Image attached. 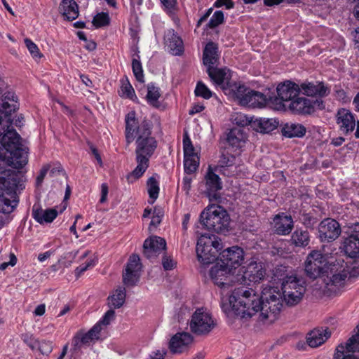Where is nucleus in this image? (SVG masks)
I'll return each mask as SVG.
<instances>
[{
	"label": "nucleus",
	"instance_id": "c756f323",
	"mask_svg": "<svg viewBox=\"0 0 359 359\" xmlns=\"http://www.w3.org/2000/svg\"><path fill=\"white\" fill-rule=\"evenodd\" d=\"M266 102V96L259 93L249 89L245 98L242 99L241 105L248 107H262Z\"/></svg>",
	"mask_w": 359,
	"mask_h": 359
},
{
	"label": "nucleus",
	"instance_id": "864d4df0",
	"mask_svg": "<svg viewBox=\"0 0 359 359\" xmlns=\"http://www.w3.org/2000/svg\"><path fill=\"white\" fill-rule=\"evenodd\" d=\"M25 43L33 58L38 60L43 56V55L40 53L38 46L31 39H25Z\"/></svg>",
	"mask_w": 359,
	"mask_h": 359
},
{
	"label": "nucleus",
	"instance_id": "f257e3e1",
	"mask_svg": "<svg viewBox=\"0 0 359 359\" xmlns=\"http://www.w3.org/2000/svg\"><path fill=\"white\" fill-rule=\"evenodd\" d=\"M220 306L227 316L243 319L257 316L260 323L269 325L277 319L283 304L278 287L267 285L263 286L261 295L252 288L235 287L230 294L222 293Z\"/></svg>",
	"mask_w": 359,
	"mask_h": 359
},
{
	"label": "nucleus",
	"instance_id": "39448f33",
	"mask_svg": "<svg viewBox=\"0 0 359 359\" xmlns=\"http://www.w3.org/2000/svg\"><path fill=\"white\" fill-rule=\"evenodd\" d=\"M200 221L208 230L225 233L229 230L231 219L223 207L213 204L208 205L201 213Z\"/></svg>",
	"mask_w": 359,
	"mask_h": 359
},
{
	"label": "nucleus",
	"instance_id": "a878e982",
	"mask_svg": "<svg viewBox=\"0 0 359 359\" xmlns=\"http://www.w3.org/2000/svg\"><path fill=\"white\" fill-rule=\"evenodd\" d=\"M165 46L173 55H180L184 50L182 39L173 29H168L164 36Z\"/></svg>",
	"mask_w": 359,
	"mask_h": 359
},
{
	"label": "nucleus",
	"instance_id": "e2e57ef3",
	"mask_svg": "<svg viewBox=\"0 0 359 359\" xmlns=\"http://www.w3.org/2000/svg\"><path fill=\"white\" fill-rule=\"evenodd\" d=\"M108 195V186L107 184L103 183L101 185V197L100 199V203H104L107 200Z\"/></svg>",
	"mask_w": 359,
	"mask_h": 359
},
{
	"label": "nucleus",
	"instance_id": "774afa93",
	"mask_svg": "<svg viewBox=\"0 0 359 359\" xmlns=\"http://www.w3.org/2000/svg\"><path fill=\"white\" fill-rule=\"evenodd\" d=\"M204 109V106L202 104H195L192 107L191 109L189 111V114L194 115L195 114L199 113Z\"/></svg>",
	"mask_w": 359,
	"mask_h": 359
},
{
	"label": "nucleus",
	"instance_id": "8fccbe9b",
	"mask_svg": "<svg viewBox=\"0 0 359 359\" xmlns=\"http://www.w3.org/2000/svg\"><path fill=\"white\" fill-rule=\"evenodd\" d=\"M119 95L123 97L133 99L135 97V90L128 81H122Z\"/></svg>",
	"mask_w": 359,
	"mask_h": 359
},
{
	"label": "nucleus",
	"instance_id": "473e14b6",
	"mask_svg": "<svg viewBox=\"0 0 359 359\" xmlns=\"http://www.w3.org/2000/svg\"><path fill=\"white\" fill-rule=\"evenodd\" d=\"M59 11L69 20H75L79 15V6L75 0H62L59 6Z\"/></svg>",
	"mask_w": 359,
	"mask_h": 359
},
{
	"label": "nucleus",
	"instance_id": "9b49d317",
	"mask_svg": "<svg viewBox=\"0 0 359 359\" xmlns=\"http://www.w3.org/2000/svg\"><path fill=\"white\" fill-rule=\"evenodd\" d=\"M278 97L275 99L273 109L278 111L287 110V104L299 95V86L290 81L280 83L277 88Z\"/></svg>",
	"mask_w": 359,
	"mask_h": 359
},
{
	"label": "nucleus",
	"instance_id": "a18cd8bd",
	"mask_svg": "<svg viewBox=\"0 0 359 359\" xmlns=\"http://www.w3.org/2000/svg\"><path fill=\"white\" fill-rule=\"evenodd\" d=\"M101 328L99 325H95L87 333L82 335L81 341L82 344H88L94 340L98 339Z\"/></svg>",
	"mask_w": 359,
	"mask_h": 359
},
{
	"label": "nucleus",
	"instance_id": "3c124183",
	"mask_svg": "<svg viewBox=\"0 0 359 359\" xmlns=\"http://www.w3.org/2000/svg\"><path fill=\"white\" fill-rule=\"evenodd\" d=\"M195 95L204 99H209L212 96V91L203 82H198L195 88Z\"/></svg>",
	"mask_w": 359,
	"mask_h": 359
},
{
	"label": "nucleus",
	"instance_id": "6ab92c4d",
	"mask_svg": "<svg viewBox=\"0 0 359 359\" xmlns=\"http://www.w3.org/2000/svg\"><path fill=\"white\" fill-rule=\"evenodd\" d=\"M140 259L137 255H132L127 264L126 271L123 275V283L127 285H133L140 278L141 270Z\"/></svg>",
	"mask_w": 359,
	"mask_h": 359
},
{
	"label": "nucleus",
	"instance_id": "603ef678",
	"mask_svg": "<svg viewBox=\"0 0 359 359\" xmlns=\"http://www.w3.org/2000/svg\"><path fill=\"white\" fill-rule=\"evenodd\" d=\"M109 16L107 13H97L93 18V23L95 27H100L109 24Z\"/></svg>",
	"mask_w": 359,
	"mask_h": 359
},
{
	"label": "nucleus",
	"instance_id": "0e129e2a",
	"mask_svg": "<svg viewBox=\"0 0 359 359\" xmlns=\"http://www.w3.org/2000/svg\"><path fill=\"white\" fill-rule=\"evenodd\" d=\"M48 168H49V167L48 165H46V166L43 167L41 168V170H40V173L36 178L37 186H39L42 183L45 176L46 175V174L48 172Z\"/></svg>",
	"mask_w": 359,
	"mask_h": 359
},
{
	"label": "nucleus",
	"instance_id": "e433bc0d",
	"mask_svg": "<svg viewBox=\"0 0 359 359\" xmlns=\"http://www.w3.org/2000/svg\"><path fill=\"white\" fill-rule=\"evenodd\" d=\"M282 132L287 137H302L305 135L306 129L300 123H289L284 126Z\"/></svg>",
	"mask_w": 359,
	"mask_h": 359
},
{
	"label": "nucleus",
	"instance_id": "2eb2a0df",
	"mask_svg": "<svg viewBox=\"0 0 359 359\" xmlns=\"http://www.w3.org/2000/svg\"><path fill=\"white\" fill-rule=\"evenodd\" d=\"M25 175L22 172L8 170L0 175V188L15 193L19 189H22Z\"/></svg>",
	"mask_w": 359,
	"mask_h": 359
},
{
	"label": "nucleus",
	"instance_id": "bf43d9fd",
	"mask_svg": "<svg viewBox=\"0 0 359 359\" xmlns=\"http://www.w3.org/2000/svg\"><path fill=\"white\" fill-rule=\"evenodd\" d=\"M188 175L184 176L182 181V189L187 196L189 195L192 182V178Z\"/></svg>",
	"mask_w": 359,
	"mask_h": 359
},
{
	"label": "nucleus",
	"instance_id": "338daca9",
	"mask_svg": "<svg viewBox=\"0 0 359 359\" xmlns=\"http://www.w3.org/2000/svg\"><path fill=\"white\" fill-rule=\"evenodd\" d=\"M165 352L163 351H156L154 352H152L148 359H164Z\"/></svg>",
	"mask_w": 359,
	"mask_h": 359
},
{
	"label": "nucleus",
	"instance_id": "0eeeda50",
	"mask_svg": "<svg viewBox=\"0 0 359 359\" xmlns=\"http://www.w3.org/2000/svg\"><path fill=\"white\" fill-rule=\"evenodd\" d=\"M222 248V243L218 237L215 235H201L196 245L198 260L203 264L213 262Z\"/></svg>",
	"mask_w": 359,
	"mask_h": 359
},
{
	"label": "nucleus",
	"instance_id": "2f4dec72",
	"mask_svg": "<svg viewBox=\"0 0 359 359\" xmlns=\"http://www.w3.org/2000/svg\"><path fill=\"white\" fill-rule=\"evenodd\" d=\"M57 211L54 208L42 209L33 207L32 217L39 224L52 222L57 216Z\"/></svg>",
	"mask_w": 359,
	"mask_h": 359
},
{
	"label": "nucleus",
	"instance_id": "13d9d810",
	"mask_svg": "<svg viewBox=\"0 0 359 359\" xmlns=\"http://www.w3.org/2000/svg\"><path fill=\"white\" fill-rule=\"evenodd\" d=\"M97 260L95 259H90L87 262L81 264L75 269V275L78 278L83 273H84L88 268L93 267L96 264Z\"/></svg>",
	"mask_w": 359,
	"mask_h": 359
},
{
	"label": "nucleus",
	"instance_id": "cd10ccee",
	"mask_svg": "<svg viewBox=\"0 0 359 359\" xmlns=\"http://www.w3.org/2000/svg\"><path fill=\"white\" fill-rule=\"evenodd\" d=\"M18 203L15 192L2 189L0 194V212L9 214L12 212Z\"/></svg>",
	"mask_w": 359,
	"mask_h": 359
},
{
	"label": "nucleus",
	"instance_id": "a19ab883",
	"mask_svg": "<svg viewBox=\"0 0 359 359\" xmlns=\"http://www.w3.org/2000/svg\"><path fill=\"white\" fill-rule=\"evenodd\" d=\"M291 240L296 246H306L309 243V232L307 231L297 229L292 233Z\"/></svg>",
	"mask_w": 359,
	"mask_h": 359
},
{
	"label": "nucleus",
	"instance_id": "423d86ee",
	"mask_svg": "<svg viewBox=\"0 0 359 359\" xmlns=\"http://www.w3.org/2000/svg\"><path fill=\"white\" fill-rule=\"evenodd\" d=\"M236 271V269L229 268L220 262L210 269V277L214 284L221 289V297L222 293L229 294L235 287H238L235 278L237 276Z\"/></svg>",
	"mask_w": 359,
	"mask_h": 359
},
{
	"label": "nucleus",
	"instance_id": "f8f14e48",
	"mask_svg": "<svg viewBox=\"0 0 359 359\" xmlns=\"http://www.w3.org/2000/svg\"><path fill=\"white\" fill-rule=\"evenodd\" d=\"M189 325L192 332L201 335L209 333L215 327V323L209 311L201 308L193 313Z\"/></svg>",
	"mask_w": 359,
	"mask_h": 359
},
{
	"label": "nucleus",
	"instance_id": "393cba45",
	"mask_svg": "<svg viewBox=\"0 0 359 359\" xmlns=\"http://www.w3.org/2000/svg\"><path fill=\"white\" fill-rule=\"evenodd\" d=\"M331 336L328 328H316L306 335V342L311 348H317L323 344Z\"/></svg>",
	"mask_w": 359,
	"mask_h": 359
},
{
	"label": "nucleus",
	"instance_id": "6e6d98bb",
	"mask_svg": "<svg viewBox=\"0 0 359 359\" xmlns=\"http://www.w3.org/2000/svg\"><path fill=\"white\" fill-rule=\"evenodd\" d=\"M232 119L234 123L242 127L248 126L251 122L245 114L241 113H236L233 115Z\"/></svg>",
	"mask_w": 359,
	"mask_h": 359
},
{
	"label": "nucleus",
	"instance_id": "9d476101",
	"mask_svg": "<svg viewBox=\"0 0 359 359\" xmlns=\"http://www.w3.org/2000/svg\"><path fill=\"white\" fill-rule=\"evenodd\" d=\"M332 255L323 254L320 250H312L305 261V272L313 279L322 278L327 261Z\"/></svg>",
	"mask_w": 359,
	"mask_h": 359
},
{
	"label": "nucleus",
	"instance_id": "ea45409f",
	"mask_svg": "<svg viewBox=\"0 0 359 359\" xmlns=\"http://www.w3.org/2000/svg\"><path fill=\"white\" fill-rule=\"evenodd\" d=\"M29 346L32 348H38L43 355H48L53 350V343L50 341L32 339Z\"/></svg>",
	"mask_w": 359,
	"mask_h": 359
},
{
	"label": "nucleus",
	"instance_id": "b1692460",
	"mask_svg": "<svg viewBox=\"0 0 359 359\" xmlns=\"http://www.w3.org/2000/svg\"><path fill=\"white\" fill-rule=\"evenodd\" d=\"M307 96L325 97L330 93V88L323 82H304L299 87Z\"/></svg>",
	"mask_w": 359,
	"mask_h": 359
},
{
	"label": "nucleus",
	"instance_id": "dca6fc26",
	"mask_svg": "<svg viewBox=\"0 0 359 359\" xmlns=\"http://www.w3.org/2000/svg\"><path fill=\"white\" fill-rule=\"evenodd\" d=\"M204 180L205 193L210 201L218 200L220 198L218 192L222 189V182L211 166L208 167Z\"/></svg>",
	"mask_w": 359,
	"mask_h": 359
},
{
	"label": "nucleus",
	"instance_id": "f03ea898",
	"mask_svg": "<svg viewBox=\"0 0 359 359\" xmlns=\"http://www.w3.org/2000/svg\"><path fill=\"white\" fill-rule=\"evenodd\" d=\"M126 140L129 144L135 140V169L127 175L129 183H133L146 172L149 165V159L157 148V141L151 135V126L149 122L143 121L140 125L136 119L134 111H130L126 116Z\"/></svg>",
	"mask_w": 359,
	"mask_h": 359
},
{
	"label": "nucleus",
	"instance_id": "4468645a",
	"mask_svg": "<svg viewBox=\"0 0 359 359\" xmlns=\"http://www.w3.org/2000/svg\"><path fill=\"white\" fill-rule=\"evenodd\" d=\"M341 232V226L335 219L327 218L319 224V238L322 242H331L336 240Z\"/></svg>",
	"mask_w": 359,
	"mask_h": 359
},
{
	"label": "nucleus",
	"instance_id": "4be33fe9",
	"mask_svg": "<svg viewBox=\"0 0 359 359\" xmlns=\"http://www.w3.org/2000/svg\"><path fill=\"white\" fill-rule=\"evenodd\" d=\"M193 341L192 336L186 332L177 333L170 339L169 348L173 353L186 351Z\"/></svg>",
	"mask_w": 359,
	"mask_h": 359
},
{
	"label": "nucleus",
	"instance_id": "72a5a7b5",
	"mask_svg": "<svg viewBox=\"0 0 359 359\" xmlns=\"http://www.w3.org/2000/svg\"><path fill=\"white\" fill-rule=\"evenodd\" d=\"M248 90L249 88L241 83L232 81L229 86L225 88L224 93L229 97L236 100L241 105L242 99L245 98Z\"/></svg>",
	"mask_w": 359,
	"mask_h": 359
},
{
	"label": "nucleus",
	"instance_id": "1a4fd4ad",
	"mask_svg": "<svg viewBox=\"0 0 359 359\" xmlns=\"http://www.w3.org/2000/svg\"><path fill=\"white\" fill-rule=\"evenodd\" d=\"M237 286L250 285L259 283L266 275V270L261 263L252 262L247 266H241L236 271Z\"/></svg>",
	"mask_w": 359,
	"mask_h": 359
},
{
	"label": "nucleus",
	"instance_id": "ddd939ff",
	"mask_svg": "<svg viewBox=\"0 0 359 359\" xmlns=\"http://www.w3.org/2000/svg\"><path fill=\"white\" fill-rule=\"evenodd\" d=\"M359 352V325L357 332L344 344H340L336 348L334 359H358L353 353Z\"/></svg>",
	"mask_w": 359,
	"mask_h": 359
},
{
	"label": "nucleus",
	"instance_id": "c03bdc74",
	"mask_svg": "<svg viewBox=\"0 0 359 359\" xmlns=\"http://www.w3.org/2000/svg\"><path fill=\"white\" fill-rule=\"evenodd\" d=\"M183 151L184 157L198 156L187 133H185L183 135Z\"/></svg>",
	"mask_w": 359,
	"mask_h": 359
},
{
	"label": "nucleus",
	"instance_id": "bb28decb",
	"mask_svg": "<svg viewBox=\"0 0 359 359\" xmlns=\"http://www.w3.org/2000/svg\"><path fill=\"white\" fill-rule=\"evenodd\" d=\"M274 231L280 235H287L293 227V220L291 216L285 215L284 213L275 216L273 222Z\"/></svg>",
	"mask_w": 359,
	"mask_h": 359
},
{
	"label": "nucleus",
	"instance_id": "f3484780",
	"mask_svg": "<svg viewBox=\"0 0 359 359\" xmlns=\"http://www.w3.org/2000/svg\"><path fill=\"white\" fill-rule=\"evenodd\" d=\"M244 259V252L241 248L233 246L223 250L219 256V261L229 268L238 269Z\"/></svg>",
	"mask_w": 359,
	"mask_h": 359
},
{
	"label": "nucleus",
	"instance_id": "c9c22d12",
	"mask_svg": "<svg viewBox=\"0 0 359 359\" xmlns=\"http://www.w3.org/2000/svg\"><path fill=\"white\" fill-rule=\"evenodd\" d=\"M278 123L273 118H259L253 122L255 129L262 133H268L275 130Z\"/></svg>",
	"mask_w": 359,
	"mask_h": 359
},
{
	"label": "nucleus",
	"instance_id": "37998d69",
	"mask_svg": "<svg viewBox=\"0 0 359 359\" xmlns=\"http://www.w3.org/2000/svg\"><path fill=\"white\" fill-rule=\"evenodd\" d=\"M199 156L184 157V169L186 174H192L198 168Z\"/></svg>",
	"mask_w": 359,
	"mask_h": 359
},
{
	"label": "nucleus",
	"instance_id": "6e6552de",
	"mask_svg": "<svg viewBox=\"0 0 359 359\" xmlns=\"http://www.w3.org/2000/svg\"><path fill=\"white\" fill-rule=\"evenodd\" d=\"M19 107L18 98L12 91L6 92L3 95L2 103L0 105V136L2 137L11 128L13 122L12 113Z\"/></svg>",
	"mask_w": 359,
	"mask_h": 359
},
{
	"label": "nucleus",
	"instance_id": "7ed1b4c3",
	"mask_svg": "<svg viewBox=\"0 0 359 359\" xmlns=\"http://www.w3.org/2000/svg\"><path fill=\"white\" fill-rule=\"evenodd\" d=\"M285 272L284 266L276 269L273 281V283H280L285 303L290 306L296 305L301 301L305 292L304 282L296 276H289Z\"/></svg>",
	"mask_w": 359,
	"mask_h": 359
},
{
	"label": "nucleus",
	"instance_id": "49530a36",
	"mask_svg": "<svg viewBox=\"0 0 359 359\" xmlns=\"http://www.w3.org/2000/svg\"><path fill=\"white\" fill-rule=\"evenodd\" d=\"M132 69L136 79L140 82H144L143 69L138 55L133 58Z\"/></svg>",
	"mask_w": 359,
	"mask_h": 359
},
{
	"label": "nucleus",
	"instance_id": "aec40b11",
	"mask_svg": "<svg viewBox=\"0 0 359 359\" xmlns=\"http://www.w3.org/2000/svg\"><path fill=\"white\" fill-rule=\"evenodd\" d=\"M336 122L340 130L345 134L353 131L356 125L355 115L349 109L345 108H341L337 111Z\"/></svg>",
	"mask_w": 359,
	"mask_h": 359
},
{
	"label": "nucleus",
	"instance_id": "412c9836",
	"mask_svg": "<svg viewBox=\"0 0 359 359\" xmlns=\"http://www.w3.org/2000/svg\"><path fill=\"white\" fill-rule=\"evenodd\" d=\"M143 247L144 255L151 259L165 250L166 242L163 238L151 236L144 241Z\"/></svg>",
	"mask_w": 359,
	"mask_h": 359
},
{
	"label": "nucleus",
	"instance_id": "680f3d73",
	"mask_svg": "<svg viewBox=\"0 0 359 359\" xmlns=\"http://www.w3.org/2000/svg\"><path fill=\"white\" fill-rule=\"evenodd\" d=\"M164 9L168 13H172L176 6V0H160Z\"/></svg>",
	"mask_w": 359,
	"mask_h": 359
},
{
	"label": "nucleus",
	"instance_id": "f704fd0d",
	"mask_svg": "<svg viewBox=\"0 0 359 359\" xmlns=\"http://www.w3.org/2000/svg\"><path fill=\"white\" fill-rule=\"evenodd\" d=\"M341 248L349 257H359V237L357 235H351L344 239Z\"/></svg>",
	"mask_w": 359,
	"mask_h": 359
},
{
	"label": "nucleus",
	"instance_id": "052dcab7",
	"mask_svg": "<svg viewBox=\"0 0 359 359\" xmlns=\"http://www.w3.org/2000/svg\"><path fill=\"white\" fill-rule=\"evenodd\" d=\"M234 3L232 0H216L213 4L215 8L225 7L226 9H232L234 7Z\"/></svg>",
	"mask_w": 359,
	"mask_h": 359
},
{
	"label": "nucleus",
	"instance_id": "79ce46f5",
	"mask_svg": "<svg viewBox=\"0 0 359 359\" xmlns=\"http://www.w3.org/2000/svg\"><path fill=\"white\" fill-rule=\"evenodd\" d=\"M147 191L150 198L149 203H154L158 197L159 185L158 182L154 177L149 178L147 181Z\"/></svg>",
	"mask_w": 359,
	"mask_h": 359
},
{
	"label": "nucleus",
	"instance_id": "a211bd4d",
	"mask_svg": "<svg viewBox=\"0 0 359 359\" xmlns=\"http://www.w3.org/2000/svg\"><path fill=\"white\" fill-rule=\"evenodd\" d=\"M207 72L216 88H219L223 92L232 83V72L227 68H208Z\"/></svg>",
	"mask_w": 359,
	"mask_h": 359
},
{
	"label": "nucleus",
	"instance_id": "58836bf2",
	"mask_svg": "<svg viewBox=\"0 0 359 359\" xmlns=\"http://www.w3.org/2000/svg\"><path fill=\"white\" fill-rule=\"evenodd\" d=\"M126 299V289L122 287H118L113 294L109 297L108 301L110 306L115 309L123 306Z\"/></svg>",
	"mask_w": 359,
	"mask_h": 359
},
{
	"label": "nucleus",
	"instance_id": "5701e85b",
	"mask_svg": "<svg viewBox=\"0 0 359 359\" xmlns=\"http://www.w3.org/2000/svg\"><path fill=\"white\" fill-rule=\"evenodd\" d=\"M287 109L294 114H310L314 111V102L308 98L297 96L287 104Z\"/></svg>",
	"mask_w": 359,
	"mask_h": 359
},
{
	"label": "nucleus",
	"instance_id": "69168bd1",
	"mask_svg": "<svg viewBox=\"0 0 359 359\" xmlns=\"http://www.w3.org/2000/svg\"><path fill=\"white\" fill-rule=\"evenodd\" d=\"M336 97L342 101L346 102L349 100V97L347 96L346 92L344 90H339L336 91Z\"/></svg>",
	"mask_w": 359,
	"mask_h": 359
},
{
	"label": "nucleus",
	"instance_id": "4c0bfd02",
	"mask_svg": "<svg viewBox=\"0 0 359 359\" xmlns=\"http://www.w3.org/2000/svg\"><path fill=\"white\" fill-rule=\"evenodd\" d=\"M239 158L229 154H222L219 161V166L221 168H229L231 175L237 174V163H239Z\"/></svg>",
	"mask_w": 359,
	"mask_h": 359
},
{
	"label": "nucleus",
	"instance_id": "4d7b16f0",
	"mask_svg": "<svg viewBox=\"0 0 359 359\" xmlns=\"http://www.w3.org/2000/svg\"><path fill=\"white\" fill-rule=\"evenodd\" d=\"M177 262L174 259L168 255H163L162 258V266L165 271L172 270L176 267Z\"/></svg>",
	"mask_w": 359,
	"mask_h": 359
},
{
	"label": "nucleus",
	"instance_id": "20e7f679",
	"mask_svg": "<svg viewBox=\"0 0 359 359\" xmlns=\"http://www.w3.org/2000/svg\"><path fill=\"white\" fill-rule=\"evenodd\" d=\"M327 262L321 279L325 288L335 293L345 286L349 269L347 264L341 257L331 256Z\"/></svg>",
	"mask_w": 359,
	"mask_h": 359
},
{
	"label": "nucleus",
	"instance_id": "7c9ffc66",
	"mask_svg": "<svg viewBox=\"0 0 359 359\" xmlns=\"http://www.w3.org/2000/svg\"><path fill=\"white\" fill-rule=\"evenodd\" d=\"M247 140L245 130L241 127H235L230 130L227 135V142L232 147L242 148Z\"/></svg>",
	"mask_w": 359,
	"mask_h": 359
},
{
	"label": "nucleus",
	"instance_id": "09e8293b",
	"mask_svg": "<svg viewBox=\"0 0 359 359\" xmlns=\"http://www.w3.org/2000/svg\"><path fill=\"white\" fill-rule=\"evenodd\" d=\"M224 21V15L222 11H216L211 16L207 27L214 29L219 25H222Z\"/></svg>",
	"mask_w": 359,
	"mask_h": 359
},
{
	"label": "nucleus",
	"instance_id": "de8ad7c7",
	"mask_svg": "<svg viewBox=\"0 0 359 359\" xmlns=\"http://www.w3.org/2000/svg\"><path fill=\"white\" fill-rule=\"evenodd\" d=\"M159 97L160 93L158 88L153 84H149L147 88V94L146 96L148 102L153 106H157Z\"/></svg>",
	"mask_w": 359,
	"mask_h": 359
},
{
	"label": "nucleus",
	"instance_id": "c85d7f7f",
	"mask_svg": "<svg viewBox=\"0 0 359 359\" xmlns=\"http://www.w3.org/2000/svg\"><path fill=\"white\" fill-rule=\"evenodd\" d=\"M218 47L216 43L209 42L206 44L203 50V64L208 68H215L219 61Z\"/></svg>",
	"mask_w": 359,
	"mask_h": 359
},
{
	"label": "nucleus",
	"instance_id": "5fc2aeb1",
	"mask_svg": "<svg viewBox=\"0 0 359 359\" xmlns=\"http://www.w3.org/2000/svg\"><path fill=\"white\" fill-rule=\"evenodd\" d=\"M115 312L110 309L107 311L103 317L95 324L99 325V327L102 329V326H107L114 319Z\"/></svg>",
	"mask_w": 359,
	"mask_h": 359
}]
</instances>
